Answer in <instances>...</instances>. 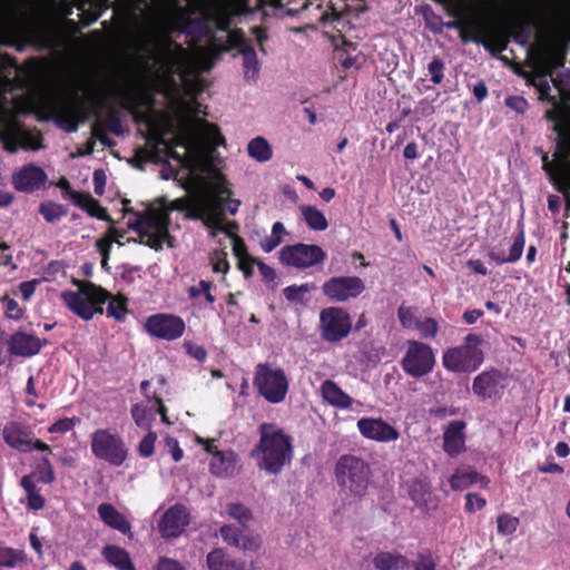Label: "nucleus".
<instances>
[{"mask_svg":"<svg viewBox=\"0 0 570 570\" xmlns=\"http://www.w3.org/2000/svg\"><path fill=\"white\" fill-rule=\"evenodd\" d=\"M157 146L161 148L166 157L171 158L176 165L168 163L161 170L165 179L173 178L179 183L187 195L176 200L195 199L203 194H213L222 202V215L225 218V210L235 215L239 207V202L229 199L227 189L210 186L202 176L206 167V157L216 147L224 144V138L218 128L196 117H184L177 128L173 140L165 138V131L156 132Z\"/></svg>","mask_w":570,"mask_h":570,"instance_id":"1","label":"nucleus"},{"mask_svg":"<svg viewBox=\"0 0 570 570\" xmlns=\"http://www.w3.org/2000/svg\"><path fill=\"white\" fill-rule=\"evenodd\" d=\"M220 203L217 196L203 194L191 200H173L169 206L148 205L141 213H136L135 217L128 220V226L137 232L141 244L159 250L164 244L173 246L168 233V212H184L188 218L200 219L212 237L218 233H225L233 240L235 255L240 257L245 252V245L243 239L237 236L238 225L235 222L223 219Z\"/></svg>","mask_w":570,"mask_h":570,"instance_id":"2","label":"nucleus"},{"mask_svg":"<svg viewBox=\"0 0 570 570\" xmlns=\"http://www.w3.org/2000/svg\"><path fill=\"white\" fill-rule=\"evenodd\" d=\"M570 42V24L558 29L553 37L544 45L530 82L538 90L540 98L551 102L552 108L546 111V118L553 124V129L559 135L558 144L570 139L564 135L566 111L558 96L551 95L552 86L561 95L563 87H570V71L566 70L553 78V69L563 67L568 43Z\"/></svg>","mask_w":570,"mask_h":570,"instance_id":"3","label":"nucleus"},{"mask_svg":"<svg viewBox=\"0 0 570 570\" xmlns=\"http://www.w3.org/2000/svg\"><path fill=\"white\" fill-rule=\"evenodd\" d=\"M259 435L252 458L261 470L276 475L293 460V439L281 428L267 423L259 426Z\"/></svg>","mask_w":570,"mask_h":570,"instance_id":"4","label":"nucleus"},{"mask_svg":"<svg viewBox=\"0 0 570 570\" xmlns=\"http://www.w3.org/2000/svg\"><path fill=\"white\" fill-rule=\"evenodd\" d=\"M76 285V289L60 293L65 306L85 321L102 314V304L108 301L109 293L92 283L77 282Z\"/></svg>","mask_w":570,"mask_h":570,"instance_id":"5","label":"nucleus"},{"mask_svg":"<svg viewBox=\"0 0 570 570\" xmlns=\"http://www.w3.org/2000/svg\"><path fill=\"white\" fill-rule=\"evenodd\" d=\"M370 476V465L356 455L344 454L335 464L336 482L346 497L362 498L368 489Z\"/></svg>","mask_w":570,"mask_h":570,"instance_id":"6","label":"nucleus"},{"mask_svg":"<svg viewBox=\"0 0 570 570\" xmlns=\"http://www.w3.org/2000/svg\"><path fill=\"white\" fill-rule=\"evenodd\" d=\"M160 59L168 72L178 73L183 78L207 71L213 66V55L203 48H196L191 52L183 47L167 49Z\"/></svg>","mask_w":570,"mask_h":570,"instance_id":"7","label":"nucleus"},{"mask_svg":"<svg viewBox=\"0 0 570 570\" xmlns=\"http://www.w3.org/2000/svg\"><path fill=\"white\" fill-rule=\"evenodd\" d=\"M482 340L476 334H468L464 344L449 348L442 357L443 366L456 373H470L478 370L483 363L484 356L480 348Z\"/></svg>","mask_w":570,"mask_h":570,"instance_id":"8","label":"nucleus"},{"mask_svg":"<svg viewBox=\"0 0 570 570\" xmlns=\"http://www.w3.org/2000/svg\"><path fill=\"white\" fill-rule=\"evenodd\" d=\"M0 140L3 148L14 153L18 148L37 150L41 148L38 132L24 130L17 119L0 107Z\"/></svg>","mask_w":570,"mask_h":570,"instance_id":"9","label":"nucleus"},{"mask_svg":"<svg viewBox=\"0 0 570 570\" xmlns=\"http://www.w3.org/2000/svg\"><path fill=\"white\" fill-rule=\"evenodd\" d=\"M90 449L97 459L114 466L121 465L128 456L122 438L110 429L94 431L90 435Z\"/></svg>","mask_w":570,"mask_h":570,"instance_id":"10","label":"nucleus"},{"mask_svg":"<svg viewBox=\"0 0 570 570\" xmlns=\"http://www.w3.org/2000/svg\"><path fill=\"white\" fill-rule=\"evenodd\" d=\"M254 385L259 394L271 403H281L288 392V380L285 372L268 363L256 366Z\"/></svg>","mask_w":570,"mask_h":570,"instance_id":"11","label":"nucleus"},{"mask_svg":"<svg viewBox=\"0 0 570 570\" xmlns=\"http://www.w3.org/2000/svg\"><path fill=\"white\" fill-rule=\"evenodd\" d=\"M435 365V355L432 347L419 341H407L401 361L403 371L412 377H422L429 374Z\"/></svg>","mask_w":570,"mask_h":570,"instance_id":"12","label":"nucleus"},{"mask_svg":"<svg viewBox=\"0 0 570 570\" xmlns=\"http://www.w3.org/2000/svg\"><path fill=\"white\" fill-rule=\"evenodd\" d=\"M543 168L558 189L570 197V139L557 144L552 160L543 157Z\"/></svg>","mask_w":570,"mask_h":570,"instance_id":"13","label":"nucleus"},{"mask_svg":"<svg viewBox=\"0 0 570 570\" xmlns=\"http://www.w3.org/2000/svg\"><path fill=\"white\" fill-rule=\"evenodd\" d=\"M2 438L10 448L22 453H29L33 450L51 452L47 443L33 438L31 428L23 422H8L2 430Z\"/></svg>","mask_w":570,"mask_h":570,"instance_id":"14","label":"nucleus"},{"mask_svg":"<svg viewBox=\"0 0 570 570\" xmlns=\"http://www.w3.org/2000/svg\"><path fill=\"white\" fill-rule=\"evenodd\" d=\"M326 258L325 252L314 244L297 243L284 246L279 252L283 265L305 269L322 263Z\"/></svg>","mask_w":570,"mask_h":570,"instance_id":"15","label":"nucleus"},{"mask_svg":"<svg viewBox=\"0 0 570 570\" xmlns=\"http://www.w3.org/2000/svg\"><path fill=\"white\" fill-rule=\"evenodd\" d=\"M320 328L326 342H338L350 334L352 320L341 307H326L320 314Z\"/></svg>","mask_w":570,"mask_h":570,"instance_id":"16","label":"nucleus"},{"mask_svg":"<svg viewBox=\"0 0 570 570\" xmlns=\"http://www.w3.org/2000/svg\"><path fill=\"white\" fill-rule=\"evenodd\" d=\"M144 326L149 335L166 341L181 337L186 330V324L181 317L166 313L149 316Z\"/></svg>","mask_w":570,"mask_h":570,"instance_id":"17","label":"nucleus"},{"mask_svg":"<svg viewBox=\"0 0 570 570\" xmlns=\"http://www.w3.org/2000/svg\"><path fill=\"white\" fill-rule=\"evenodd\" d=\"M508 385V377L501 371L491 368L476 375L472 383V392L481 401H498Z\"/></svg>","mask_w":570,"mask_h":570,"instance_id":"18","label":"nucleus"},{"mask_svg":"<svg viewBox=\"0 0 570 570\" xmlns=\"http://www.w3.org/2000/svg\"><path fill=\"white\" fill-rule=\"evenodd\" d=\"M322 291L334 302H346L358 297L365 291V284L357 276H336L326 281Z\"/></svg>","mask_w":570,"mask_h":570,"instance_id":"19","label":"nucleus"},{"mask_svg":"<svg viewBox=\"0 0 570 570\" xmlns=\"http://www.w3.org/2000/svg\"><path fill=\"white\" fill-rule=\"evenodd\" d=\"M356 426L363 438L379 443L394 442L400 438V432L381 417H362Z\"/></svg>","mask_w":570,"mask_h":570,"instance_id":"20","label":"nucleus"},{"mask_svg":"<svg viewBox=\"0 0 570 570\" xmlns=\"http://www.w3.org/2000/svg\"><path fill=\"white\" fill-rule=\"evenodd\" d=\"M189 521L187 508L177 503L164 512L158 522V530L165 539L177 538L185 531Z\"/></svg>","mask_w":570,"mask_h":570,"instance_id":"21","label":"nucleus"},{"mask_svg":"<svg viewBox=\"0 0 570 570\" xmlns=\"http://www.w3.org/2000/svg\"><path fill=\"white\" fill-rule=\"evenodd\" d=\"M47 174L33 164L21 167L12 175V185L18 191L33 193L46 185Z\"/></svg>","mask_w":570,"mask_h":570,"instance_id":"22","label":"nucleus"},{"mask_svg":"<svg viewBox=\"0 0 570 570\" xmlns=\"http://www.w3.org/2000/svg\"><path fill=\"white\" fill-rule=\"evenodd\" d=\"M46 341L31 333L18 331L8 340V350L12 355L30 357L39 353Z\"/></svg>","mask_w":570,"mask_h":570,"instance_id":"23","label":"nucleus"},{"mask_svg":"<svg viewBox=\"0 0 570 570\" xmlns=\"http://www.w3.org/2000/svg\"><path fill=\"white\" fill-rule=\"evenodd\" d=\"M465 428L462 420H454L448 424L443 432V449L451 455L456 456L465 449Z\"/></svg>","mask_w":570,"mask_h":570,"instance_id":"24","label":"nucleus"},{"mask_svg":"<svg viewBox=\"0 0 570 570\" xmlns=\"http://www.w3.org/2000/svg\"><path fill=\"white\" fill-rule=\"evenodd\" d=\"M205 449L213 453L210 471L217 476L232 475L236 470L237 455L233 451H214L210 442L206 441Z\"/></svg>","mask_w":570,"mask_h":570,"instance_id":"25","label":"nucleus"},{"mask_svg":"<svg viewBox=\"0 0 570 570\" xmlns=\"http://www.w3.org/2000/svg\"><path fill=\"white\" fill-rule=\"evenodd\" d=\"M321 395L324 402L330 405L345 410L352 407L355 401L347 395L335 382L331 380H325L320 387ZM357 405H361L360 402H356Z\"/></svg>","mask_w":570,"mask_h":570,"instance_id":"26","label":"nucleus"},{"mask_svg":"<svg viewBox=\"0 0 570 570\" xmlns=\"http://www.w3.org/2000/svg\"><path fill=\"white\" fill-rule=\"evenodd\" d=\"M157 414H160L164 421L166 420L165 406L159 400L155 402L148 401L147 403L136 404L131 409V415L135 423L144 429L150 428L151 422L155 420Z\"/></svg>","mask_w":570,"mask_h":570,"instance_id":"27","label":"nucleus"},{"mask_svg":"<svg viewBox=\"0 0 570 570\" xmlns=\"http://www.w3.org/2000/svg\"><path fill=\"white\" fill-rule=\"evenodd\" d=\"M247 11V0H223L216 8L217 24L220 29H227L230 18L240 16Z\"/></svg>","mask_w":570,"mask_h":570,"instance_id":"28","label":"nucleus"},{"mask_svg":"<svg viewBox=\"0 0 570 570\" xmlns=\"http://www.w3.org/2000/svg\"><path fill=\"white\" fill-rule=\"evenodd\" d=\"M208 570H246L242 560L230 559L222 548L212 550L206 558Z\"/></svg>","mask_w":570,"mask_h":570,"instance_id":"29","label":"nucleus"},{"mask_svg":"<svg viewBox=\"0 0 570 570\" xmlns=\"http://www.w3.org/2000/svg\"><path fill=\"white\" fill-rule=\"evenodd\" d=\"M98 514L101 518V520L105 522V524H107L108 527L116 529L124 534L130 533V530H131L130 523L111 504L101 503L98 507Z\"/></svg>","mask_w":570,"mask_h":570,"instance_id":"30","label":"nucleus"},{"mask_svg":"<svg viewBox=\"0 0 570 570\" xmlns=\"http://www.w3.org/2000/svg\"><path fill=\"white\" fill-rule=\"evenodd\" d=\"M474 483H480L482 487H487L489 480L485 476L480 475L475 471L459 469L450 478V485L453 490H463Z\"/></svg>","mask_w":570,"mask_h":570,"instance_id":"31","label":"nucleus"},{"mask_svg":"<svg viewBox=\"0 0 570 570\" xmlns=\"http://www.w3.org/2000/svg\"><path fill=\"white\" fill-rule=\"evenodd\" d=\"M373 563L377 570H404L409 567V560L396 552H380Z\"/></svg>","mask_w":570,"mask_h":570,"instance_id":"32","label":"nucleus"},{"mask_svg":"<svg viewBox=\"0 0 570 570\" xmlns=\"http://www.w3.org/2000/svg\"><path fill=\"white\" fill-rule=\"evenodd\" d=\"M105 559L118 570H135L129 553L117 546H107L102 550Z\"/></svg>","mask_w":570,"mask_h":570,"instance_id":"33","label":"nucleus"},{"mask_svg":"<svg viewBox=\"0 0 570 570\" xmlns=\"http://www.w3.org/2000/svg\"><path fill=\"white\" fill-rule=\"evenodd\" d=\"M247 154L257 163H267L273 157V149L266 138L257 136L247 144Z\"/></svg>","mask_w":570,"mask_h":570,"instance_id":"34","label":"nucleus"},{"mask_svg":"<svg viewBox=\"0 0 570 570\" xmlns=\"http://www.w3.org/2000/svg\"><path fill=\"white\" fill-rule=\"evenodd\" d=\"M301 215L306 225L313 230H325L328 226V222L325 215L314 206L302 205L299 206Z\"/></svg>","mask_w":570,"mask_h":570,"instance_id":"35","label":"nucleus"},{"mask_svg":"<svg viewBox=\"0 0 570 570\" xmlns=\"http://www.w3.org/2000/svg\"><path fill=\"white\" fill-rule=\"evenodd\" d=\"M239 52L243 56L244 77L247 81L255 80L259 72V62L256 51L248 45L242 46Z\"/></svg>","mask_w":570,"mask_h":570,"instance_id":"36","label":"nucleus"},{"mask_svg":"<svg viewBox=\"0 0 570 570\" xmlns=\"http://www.w3.org/2000/svg\"><path fill=\"white\" fill-rule=\"evenodd\" d=\"M287 230L285 228V226L283 225V223L281 222H276L273 224L272 226V232L269 235L265 236L262 240H261V247L262 249L265 252V253H271L272 250H274L276 247H278L285 236H287Z\"/></svg>","mask_w":570,"mask_h":570,"instance_id":"37","label":"nucleus"},{"mask_svg":"<svg viewBox=\"0 0 570 570\" xmlns=\"http://www.w3.org/2000/svg\"><path fill=\"white\" fill-rule=\"evenodd\" d=\"M21 487L27 492L28 505L30 509L39 510L43 508L45 500L40 495L39 490L36 487L35 481H32V475H24L21 479Z\"/></svg>","mask_w":570,"mask_h":570,"instance_id":"38","label":"nucleus"},{"mask_svg":"<svg viewBox=\"0 0 570 570\" xmlns=\"http://www.w3.org/2000/svg\"><path fill=\"white\" fill-rule=\"evenodd\" d=\"M70 198L76 205L86 209L91 216L99 218L102 217L104 209L99 206L98 202L89 195L71 191Z\"/></svg>","mask_w":570,"mask_h":570,"instance_id":"39","label":"nucleus"},{"mask_svg":"<svg viewBox=\"0 0 570 570\" xmlns=\"http://www.w3.org/2000/svg\"><path fill=\"white\" fill-rule=\"evenodd\" d=\"M70 198L76 205L86 209L91 216L99 218L102 217L104 209L99 206L98 202L89 195L71 191Z\"/></svg>","mask_w":570,"mask_h":570,"instance_id":"40","label":"nucleus"},{"mask_svg":"<svg viewBox=\"0 0 570 570\" xmlns=\"http://www.w3.org/2000/svg\"><path fill=\"white\" fill-rule=\"evenodd\" d=\"M30 475H32V481L37 479L47 484L53 482L55 472L49 459L46 456L37 459L36 470Z\"/></svg>","mask_w":570,"mask_h":570,"instance_id":"41","label":"nucleus"},{"mask_svg":"<svg viewBox=\"0 0 570 570\" xmlns=\"http://www.w3.org/2000/svg\"><path fill=\"white\" fill-rule=\"evenodd\" d=\"M39 213L43 216L46 222L56 223L61 217L67 215V209L60 204L53 202H45L40 204Z\"/></svg>","mask_w":570,"mask_h":570,"instance_id":"42","label":"nucleus"},{"mask_svg":"<svg viewBox=\"0 0 570 570\" xmlns=\"http://www.w3.org/2000/svg\"><path fill=\"white\" fill-rule=\"evenodd\" d=\"M412 500L417 505H426L430 497V485L422 480L415 481L409 491Z\"/></svg>","mask_w":570,"mask_h":570,"instance_id":"43","label":"nucleus"},{"mask_svg":"<svg viewBox=\"0 0 570 570\" xmlns=\"http://www.w3.org/2000/svg\"><path fill=\"white\" fill-rule=\"evenodd\" d=\"M519 519L508 513L500 514L497 519L498 532L502 535H512L518 527Z\"/></svg>","mask_w":570,"mask_h":570,"instance_id":"44","label":"nucleus"},{"mask_svg":"<svg viewBox=\"0 0 570 570\" xmlns=\"http://www.w3.org/2000/svg\"><path fill=\"white\" fill-rule=\"evenodd\" d=\"M108 299L107 315L121 321L127 314L126 299L122 296H109Z\"/></svg>","mask_w":570,"mask_h":570,"instance_id":"45","label":"nucleus"},{"mask_svg":"<svg viewBox=\"0 0 570 570\" xmlns=\"http://www.w3.org/2000/svg\"><path fill=\"white\" fill-rule=\"evenodd\" d=\"M214 287V284L209 281L202 279L197 286H191L188 288V294L190 298H197L199 295H204L205 299L213 304L216 298L212 294V289Z\"/></svg>","mask_w":570,"mask_h":570,"instance_id":"46","label":"nucleus"},{"mask_svg":"<svg viewBox=\"0 0 570 570\" xmlns=\"http://www.w3.org/2000/svg\"><path fill=\"white\" fill-rule=\"evenodd\" d=\"M415 330L423 338H433L439 330L438 322L432 317H426L422 321L415 322Z\"/></svg>","mask_w":570,"mask_h":570,"instance_id":"47","label":"nucleus"},{"mask_svg":"<svg viewBox=\"0 0 570 570\" xmlns=\"http://www.w3.org/2000/svg\"><path fill=\"white\" fill-rule=\"evenodd\" d=\"M79 422H80V420L75 416L73 417H65V419L58 420L57 422L51 424L48 428V432L52 433V434H55V433L63 434V433L71 431Z\"/></svg>","mask_w":570,"mask_h":570,"instance_id":"48","label":"nucleus"},{"mask_svg":"<svg viewBox=\"0 0 570 570\" xmlns=\"http://www.w3.org/2000/svg\"><path fill=\"white\" fill-rule=\"evenodd\" d=\"M261 546L262 540L258 535L243 533L236 548L242 549L245 552H256L259 550Z\"/></svg>","mask_w":570,"mask_h":570,"instance_id":"49","label":"nucleus"},{"mask_svg":"<svg viewBox=\"0 0 570 570\" xmlns=\"http://www.w3.org/2000/svg\"><path fill=\"white\" fill-rule=\"evenodd\" d=\"M228 514L230 518L237 520L243 525H246L247 522L252 519L250 511L243 504H230L228 507Z\"/></svg>","mask_w":570,"mask_h":570,"instance_id":"50","label":"nucleus"},{"mask_svg":"<svg viewBox=\"0 0 570 570\" xmlns=\"http://www.w3.org/2000/svg\"><path fill=\"white\" fill-rule=\"evenodd\" d=\"M219 534L228 546L236 548L243 532L232 525H223L219 529Z\"/></svg>","mask_w":570,"mask_h":570,"instance_id":"51","label":"nucleus"},{"mask_svg":"<svg viewBox=\"0 0 570 570\" xmlns=\"http://www.w3.org/2000/svg\"><path fill=\"white\" fill-rule=\"evenodd\" d=\"M397 316L404 328H415V322H419V320L415 318L414 309L404 305L399 307Z\"/></svg>","mask_w":570,"mask_h":570,"instance_id":"52","label":"nucleus"},{"mask_svg":"<svg viewBox=\"0 0 570 570\" xmlns=\"http://www.w3.org/2000/svg\"><path fill=\"white\" fill-rule=\"evenodd\" d=\"M524 244H525L524 234H523V232H520L518 234V236L514 238V242L510 248L509 255L507 256L509 263H514L521 258L523 248H524Z\"/></svg>","mask_w":570,"mask_h":570,"instance_id":"53","label":"nucleus"},{"mask_svg":"<svg viewBox=\"0 0 570 570\" xmlns=\"http://www.w3.org/2000/svg\"><path fill=\"white\" fill-rule=\"evenodd\" d=\"M20 560V554L10 548L0 547V567L13 568Z\"/></svg>","mask_w":570,"mask_h":570,"instance_id":"54","label":"nucleus"},{"mask_svg":"<svg viewBox=\"0 0 570 570\" xmlns=\"http://www.w3.org/2000/svg\"><path fill=\"white\" fill-rule=\"evenodd\" d=\"M311 291V286L308 284H303L299 286H287L284 288V296L286 299L292 302H299L302 301L303 295L308 293Z\"/></svg>","mask_w":570,"mask_h":570,"instance_id":"55","label":"nucleus"},{"mask_svg":"<svg viewBox=\"0 0 570 570\" xmlns=\"http://www.w3.org/2000/svg\"><path fill=\"white\" fill-rule=\"evenodd\" d=\"M156 439V433L148 432V434L139 442L138 451L141 456L148 458L154 453Z\"/></svg>","mask_w":570,"mask_h":570,"instance_id":"56","label":"nucleus"},{"mask_svg":"<svg viewBox=\"0 0 570 570\" xmlns=\"http://www.w3.org/2000/svg\"><path fill=\"white\" fill-rule=\"evenodd\" d=\"M429 73L433 83L439 85L443 80L444 63L440 59H433L428 66Z\"/></svg>","mask_w":570,"mask_h":570,"instance_id":"57","label":"nucleus"},{"mask_svg":"<svg viewBox=\"0 0 570 570\" xmlns=\"http://www.w3.org/2000/svg\"><path fill=\"white\" fill-rule=\"evenodd\" d=\"M2 301L4 303V313L7 317L12 320H19L22 317L23 311L14 299L6 296Z\"/></svg>","mask_w":570,"mask_h":570,"instance_id":"58","label":"nucleus"},{"mask_svg":"<svg viewBox=\"0 0 570 570\" xmlns=\"http://www.w3.org/2000/svg\"><path fill=\"white\" fill-rule=\"evenodd\" d=\"M435 561L430 552H421L414 563V570H435Z\"/></svg>","mask_w":570,"mask_h":570,"instance_id":"59","label":"nucleus"},{"mask_svg":"<svg viewBox=\"0 0 570 570\" xmlns=\"http://www.w3.org/2000/svg\"><path fill=\"white\" fill-rule=\"evenodd\" d=\"M465 499H466L465 508L469 512L479 511V510L483 509L487 504L485 499L476 493H468L465 495Z\"/></svg>","mask_w":570,"mask_h":570,"instance_id":"60","label":"nucleus"},{"mask_svg":"<svg viewBox=\"0 0 570 570\" xmlns=\"http://www.w3.org/2000/svg\"><path fill=\"white\" fill-rule=\"evenodd\" d=\"M184 347L186 352L197 361H204L207 357V352L200 345H196L191 342H185Z\"/></svg>","mask_w":570,"mask_h":570,"instance_id":"61","label":"nucleus"},{"mask_svg":"<svg viewBox=\"0 0 570 570\" xmlns=\"http://www.w3.org/2000/svg\"><path fill=\"white\" fill-rule=\"evenodd\" d=\"M112 246V239L109 236L101 237L97 239L96 247L100 255L102 256V264H106L110 248Z\"/></svg>","mask_w":570,"mask_h":570,"instance_id":"62","label":"nucleus"},{"mask_svg":"<svg viewBox=\"0 0 570 570\" xmlns=\"http://www.w3.org/2000/svg\"><path fill=\"white\" fill-rule=\"evenodd\" d=\"M505 105L515 110L519 114H522L527 110L528 108V102L524 98L522 97H519V96H512V97H508L505 99Z\"/></svg>","mask_w":570,"mask_h":570,"instance_id":"63","label":"nucleus"},{"mask_svg":"<svg viewBox=\"0 0 570 570\" xmlns=\"http://www.w3.org/2000/svg\"><path fill=\"white\" fill-rule=\"evenodd\" d=\"M155 570H185L176 560L163 557L158 560Z\"/></svg>","mask_w":570,"mask_h":570,"instance_id":"64","label":"nucleus"}]
</instances>
